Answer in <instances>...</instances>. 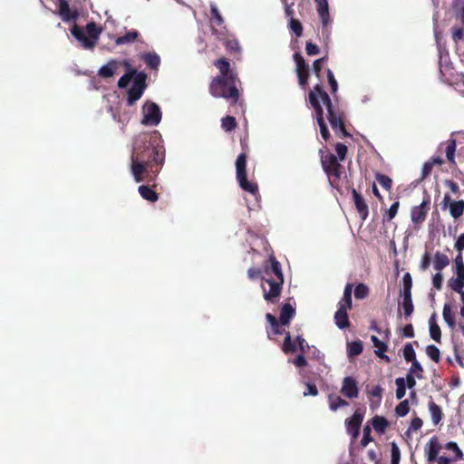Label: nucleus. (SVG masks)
Wrapping results in <instances>:
<instances>
[{
    "label": "nucleus",
    "mask_w": 464,
    "mask_h": 464,
    "mask_svg": "<svg viewBox=\"0 0 464 464\" xmlns=\"http://www.w3.org/2000/svg\"><path fill=\"white\" fill-rule=\"evenodd\" d=\"M158 131L138 134L130 155V173L137 183L147 182L138 188L140 197L151 203L159 199L154 188L165 161V149L158 140Z\"/></svg>",
    "instance_id": "f257e3e1"
},
{
    "label": "nucleus",
    "mask_w": 464,
    "mask_h": 464,
    "mask_svg": "<svg viewBox=\"0 0 464 464\" xmlns=\"http://www.w3.org/2000/svg\"><path fill=\"white\" fill-rule=\"evenodd\" d=\"M308 99L311 106L314 110L316 122L324 121V110L321 101L326 107L327 120L334 130L335 135L340 138H352V134L346 129V114L343 109L334 105L328 93L324 91L321 83L314 85L309 92Z\"/></svg>",
    "instance_id": "f03ea898"
},
{
    "label": "nucleus",
    "mask_w": 464,
    "mask_h": 464,
    "mask_svg": "<svg viewBox=\"0 0 464 464\" xmlns=\"http://www.w3.org/2000/svg\"><path fill=\"white\" fill-rule=\"evenodd\" d=\"M236 80V76H217L213 78L209 84L210 94L215 98H224L230 101L231 106H236L237 104L241 106Z\"/></svg>",
    "instance_id": "7ed1b4c3"
},
{
    "label": "nucleus",
    "mask_w": 464,
    "mask_h": 464,
    "mask_svg": "<svg viewBox=\"0 0 464 464\" xmlns=\"http://www.w3.org/2000/svg\"><path fill=\"white\" fill-rule=\"evenodd\" d=\"M295 315V308L289 303H285L280 309L279 319L272 314H266V319L269 323L270 329L266 328L267 336L270 339L271 334L279 335L283 333L281 326L288 325L291 319Z\"/></svg>",
    "instance_id": "20e7f679"
},
{
    "label": "nucleus",
    "mask_w": 464,
    "mask_h": 464,
    "mask_svg": "<svg viewBox=\"0 0 464 464\" xmlns=\"http://www.w3.org/2000/svg\"><path fill=\"white\" fill-rule=\"evenodd\" d=\"M86 32L89 37L86 36L84 31L77 24H73L71 28V34L82 43L85 49H92L102 33V28L98 27L94 22H90L86 25Z\"/></svg>",
    "instance_id": "39448f33"
},
{
    "label": "nucleus",
    "mask_w": 464,
    "mask_h": 464,
    "mask_svg": "<svg viewBox=\"0 0 464 464\" xmlns=\"http://www.w3.org/2000/svg\"><path fill=\"white\" fill-rule=\"evenodd\" d=\"M236 172H237V180L238 182L239 187L252 194L256 195L258 192V186L256 182L249 181L246 177V153H240L236 160Z\"/></svg>",
    "instance_id": "423d86ee"
},
{
    "label": "nucleus",
    "mask_w": 464,
    "mask_h": 464,
    "mask_svg": "<svg viewBox=\"0 0 464 464\" xmlns=\"http://www.w3.org/2000/svg\"><path fill=\"white\" fill-rule=\"evenodd\" d=\"M321 164L331 183L341 179L343 166L337 157L332 153H325L323 149L319 150Z\"/></svg>",
    "instance_id": "0eeeda50"
},
{
    "label": "nucleus",
    "mask_w": 464,
    "mask_h": 464,
    "mask_svg": "<svg viewBox=\"0 0 464 464\" xmlns=\"http://www.w3.org/2000/svg\"><path fill=\"white\" fill-rule=\"evenodd\" d=\"M262 280L269 285L266 290V286L262 285L264 299L269 304H276L282 293L285 279H277L273 277H265Z\"/></svg>",
    "instance_id": "6e6552de"
},
{
    "label": "nucleus",
    "mask_w": 464,
    "mask_h": 464,
    "mask_svg": "<svg viewBox=\"0 0 464 464\" xmlns=\"http://www.w3.org/2000/svg\"><path fill=\"white\" fill-rule=\"evenodd\" d=\"M143 118L141 123L147 126H157L161 121L160 106L152 102H146L142 107Z\"/></svg>",
    "instance_id": "1a4fd4ad"
},
{
    "label": "nucleus",
    "mask_w": 464,
    "mask_h": 464,
    "mask_svg": "<svg viewBox=\"0 0 464 464\" xmlns=\"http://www.w3.org/2000/svg\"><path fill=\"white\" fill-rule=\"evenodd\" d=\"M293 58L296 65L295 72L298 78V83L302 88H305L310 76L309 65L306 63L300 53H295Z\"/></svg>",
    "instance_id": "9d476101"
},
{
    "label": "nucleus",
    "mask_w": 464,
    "mask_h": 464,
    "mask_svg": "<svg viewBox=\"0 0 464 464\" xmlns=\"http://www.w3.org/2000/svg\"><path fill=\"white\" fill-rule=\"evenodd\" d=\"M430 195L425 194L422 202L419 206L413 207L411 211V218L412 223L419 225L426 219L427 214L430 210Z\"/></svg>",
    "instance_id": "9b49d317"
},
{
    "label": "nucleus",
    "mask_w": 464,
    "mask_h": 464,
    "mask_svg": "<svg viewBox=\"0 0 464 464\" xmlns=\"http://www.w3.org/2000/svg\"><path fill=\"white\" fill-rule=\"evenodd\" d=\"M363 420V414L360 411H355L353 415L345 420L346 430L352 435L353 439H356L360 433V428Z\"/></svg>",
    "instance_id": "f8f14e48"
},
{
    "label": "nucleus",
    "mask_w": 464,
    "mask_h": 464,
    "mask_svg": "<svg viewBox=\"0 0 464 464\" xmlns=\"http://www.w3.org/2000/svg\"><path fill=\"white\" fill-rule=\"evenodd\" d=\"M341 393L348 399L358 397L359 389L357 381L352 377H344L342 383Z\"/></svg>",
    "instance_id": "ddd939ff"
},
{
    "label": "nucleus",
    "mask_w": 464,
    "mask_h": 464,
    "mask_svg": "<svg viewBox=\"0 0 464 464\" xmlns=\"http://www.w3.org/2000/svg\"><path fill=\"white\" fill-rule=\"evenodd\" d=\"M441 449L442 446L440 443L438 437H431L425 446V454L427 460L430 462L435 461Z\"/></svg>",
    "instance_id": "4468645a"
},
{
    "label": "nucleus",
    "mask_w": 464,
    "mask_h": 464,
    "mask_svg": "<svg viewBox=\"0 0 464 464\" xmlns=\"http://www.w3.org/2000/svg\"><path fill=\"white\" fill-rule=\"evenodd\" d=\"M352 307H345L344 305L338 304V309L334 314V323L340 329H346L350 326V321L347 311Z\"/></svg>",
    "instance_id": "2eb2a0df"
},
{
    "label": "nucleus",
    "mask_w": 464,
    "mask_h": 464,
    "mask_svg": "<svg viewBox=\"0 0 464 464\" xmlns=\"http://www.w3.org/2000/svg\"><path fill=\"white\" fill-rule=\"evenodd\" d=\"M60 17L63 22L74 21L78 18L79 14L77 11H72L70 8L69 3L66 0L59 1V12Z\"/></svg>",
    "instance_id": "dca6fc26"
},
{
    "label": "nucleus",
    "mask_w": 464,
    "mask_h": 464,
    "mask_svg": "<svg viewBox=\"0 0 464 464\" xmlns=\"http://www.w3.org/2000/svg\"><path fill=\"white\" fill-rule=\"evenodd\" d=\"M353 198L356 210L358 211L361 218L364 221L369 214L368 205L366 204L363 197L355 189H353Z\"/></svg>",
    "instance_id": "f3484780"
},
{
    "label": "nucleus",
    "mask_w": 464,
    "mask_h": 464,
    "mask_svg": "<svg viewBox=\"0 0 464 464\" xmlns=\"http://www.w3.org/2000/svg\"><path fill=\"white\" fill-rule=\"evenodd\" d=\"M456 277H451L449 280V286L454 292H461L464 288V267L454 268Z\"/></svg>",
    "instance_id": "a211bd4d"
},
{
    "label": "nucleus",
    "mask_w": 464,
    "mask_h": 464,
    "mask_svg": "<svg viewBox=\"0 0 464 464\" xmlns=\"http://www.w3.org/2000/svg\"><path fill=\"white\" fill-rule=\"evenodd\" d=\"M317 12L323 24V32H327V25L330 20L327 0H316Z\"/></svg>",
    "instance_id": "6ab92c4d"
},
{
    "label": "nucleus",
    "mask_w": 464,
    "mask_h": 464,
    "mask_svg": "<svg viewBox=\"0 0 464 464\" xmlns=\"http://www.w3.org/2000/svg\"><path fill=\"white\" fill-rule=\"evenodd\" d=\"M269 261H270L271 266H270V268H267V267L265 268L266 275L267 276L271 277L270 275L274 274L275 278H277L280 280L285 279L283 272H282L281 265L276 260V258L274 256H270Z\"/></svg>",
    "instance_id": "aec40b11"
},
{
    "label": "nucleus",
    "mask_w": 464,
    "mask_h": 464,
    "mask_svg": "<svg viewBox=\"0 0 464 464\" xmlns=\"http://www.w3.org/2000/svg\"><path fill=\"white\" fill-rule=\"evenodd\" d=\"M140 34L137 30H131L127 32L125 34L119 36L115 40L117 45H122L127 44H132L140 41Z\"/></svg>",
    "instance_id": "412c9836"
},
{
    "label": "nucleus",
    "mask_w": 464,
    "mask_h": 464,
    "mask_svg": "<svg viewBox=\"0 0 464 464\" xmlns=\"http://www.w3.org/2000/svg\"><path fill=\"white\" fill-rule=\"evenodd\" d=\"M141 60L146 63L147 67L151 70H158L160 58L155 53H145L140 55Z\"/></svg>",
    "instance_id": "4be33fe9"
},
{
    "label": "nucleus",
    "mask_w": 464,
    "mask_h": 464,
    "mask_svg": "<svg viewBox=\"0 0 464 464\" xmlns=\"http://www.w3.org/2000/svg\"><path fill=\"white\" fill-rule=\"evenodd\" d=\"M117 68H118L117 61L111 60L110 62H108L107 64L102 66L99 69L98 74H99V76H101L102 78H104V79L111 78L116 72Z\"/></svg>",
    "instance_id": "5701e85b"
},
{
    "label": "nucleus",
    "mask_w": 464,
    "mask_h": 464,
    "mask_svg": "<svg viewBox=\"0 0 464 464\" xmlns=\"http://www.w3.org/2000/svg\"><path fill=\"white\" fill-rule=\"evenodd\" d=\"M371 339L373 343V346L377 349L375 351L376 355L382 359H384L387 362H389L390 358L384 354V353L388 350L387 344L384 342L381 341L375 335H372Z\"/></svg>",
    "instance_id": "b1692460"
},
{
    "label": "nucleus",
    "mask_w": 464,
    "mask_h": 464,
    "mask_svg": "<svg viewBox=\"0 0 464 464\" xmlns=\"http://www.w3.org/2000/svg\"><path fill=\"white\" fill-rule=\"evenodd\" d=\"M450 265V259L447 255L437 251L434 255L433 266L434 269L441 272L446 266Z\"/></svg>",
    "instance_id": "393cba45"
},
{
    "label": "nucleus",
    "mask_w": 464,
    "mask_h": 464,
    "mask_svg": "<svg viewBox=\"0 0 464 464\" xmlns=\"http://www.w3.org/2000/svg\"><path fill=\"white\" fill-rule=\"evenodd\" d=\"M214 65L219 70L220 75L224 77L236 76L230 72V63L227 58H220L215 61Z\"/></svg>",
    "instance_id": "a878e982"
},
{
    "label": "nucleus",
    "mask_w": 464,
    "mask_h": 464,
    "mask_svg": "<svg viewBox=\"0 0 464 464\" xmlns=\"http://www.w3.org/2000/svg\"><path fill=\"white\" fill-rule=\"evenodd\" d=\"M363 351V344L361 340L347 343V356L352 359L360 355Z\"/></svg>",
    "instance_id": "bb28decb"
},
{
    "label": "nucleus",
    "mask_w": 464,
    "mask_h": 464,
    "mask_svg": "<svg viewBox=\"0 0 464 464\" xmlns=\"http://www.w3.org/2000/svg\"><path fill=\"white\" fill-rule=\"evenodd\" d=\"M402 295V308L405 316L409 317L414 311V305L412 303L411 293H401Z\"/></svg>",
    "instance_id": "cd10ccee"
},
{
    "label": "nucleus",
    "mask_w": 464,
    "mask_h": 464,
    "mask_svg": "<svg viewBox=\"0 0 464 464\" xmlns=\"http://www.w3.org/2000/svg\"><path fill=\"white\" fill-rule=\"evenodd\" d=\"M449 209H450V214L453 218H455V219L459 218L464 213V200L460 199V200L452 201Z\"/></svg>",
    "instance_id": "c85d7f7f"
},
{
    "label": "nucleus",
    "mask_w": 464,
    "mask_h": 464,
    "mask_svg": "<svg viewBox=\"0 0 464 464\" xmlns=\"http://www.w3.org/2000/svg\"><path fill=\"white\" fill-rule=\"evenodd\" d=\"M445 145H446L445 152H446V157H447L448 161L451 164H456V161H455V152H456V147H457L456 140L449 139L445 142Z\"/></svg>",
    "instance_id": "c756f323"
},
{
    "label": "nucleus",
    "mask_w": 464,
    "mask_h": 464,
    "mask_svg": "<svg viewBox=\"0 0 464 464\" xmlns=\"http://www.w3.org/2000/svg\"><path fill=\"white\" fill-rule=\"evenodd\" d=\"M353 285L351 283H347L344 290H343V298L339 301L338 304L344 305L345 307H352L353 305Z\"/></svg>",
    "instance_id": "7c9ffc66"
},
{
    "label": "nucleus",
    "mask_w": 464,
    "mask_h": 464,
    "mask_svg": "<svg viewBox=\"0 0 464 464\" xmlns=\"http://www.w3.org/2000/svg\"><path fill=\"white\" fill-rule=\"evenodd\" d=\"M372 425L377 432L384 433L389 422L384 417L376 415L372 419Z\"/></svg>",
    "instance_id": "2f4dec72"
},
{
    "label": "nucleus",
    "mask_w": 464,
    "mask_h": 464,
    "mask_svg": "<svg viewBox=\"0 0 464 464\" xmlns=\"http://www.w3.org/2000/svg\"><path fill=\"white\" fill-rule=\"evenodd\" d=\"M296 350H297L296 343L295 342H293L290 333L287 332L285 334V339L283 342L282 351L285 354H288V353H293L296 352Z\"/></svg>",
    "instance_id": "473e14b6"
},
{
    "label": "nucleus",
    "mask_w": 464,
    "mask_h": 464,
    "mask_svg": "<svg viewBox=\"0 0 464 464\" xmlns=\"http://www.w3.org/2000/svg\"><path fill=\"white\" fill-rule=\"evenodd\" d=\"M329 407L332 411H335L340 407L347 406L348 402L335 394L328 395Z\"/></svg>",
    "instance_id": "72a5a7b5"
},
{
    "label": "nucleus",
    "mask_w": 464,
    "mask_h": 464,
    "mask_svg": "<svg viewBox=\"0 0 464 464\" xmlns=\"http://www.w3.org/2000/svg\"><path fill=\"white\" fill-rule=\"evenodd\" d=\"M429 410L431 415L432 422L434 424H438L442 419V411L439 405H437L434 401H430Z\"/></svg>",
    "instance_id": "f704fd0d"
},
{
    "label": "nucleus",
    "mask_w": 464,
    "mask_h": 464,
    "mask_svg": "<svg viewBox=\"0 0 464 464\" xmlns=\"http://www.w3.org/2000/svg\"><path fill=\"white\" fill-rule=\"evenodd\" d=\"M145 90L130 87L128 91L127 103L129 106L133 105L138 100L140 99Z\"/></svg>",
    "instance_id": "c9c22d12"
},
{
    "label": "nucleus",
    "mask_w": 464,
    "mask_h": 464,
    "mask_svg": "<svg viewBox=\"0 0 464 464\" xmlns=\"http://www.w3.org/2000/svg\"><path fill=\"white\" fill-rule=\"evenodd\" d=\"M442 315H443V319L446 322V324H448V326L451 329H454L456 324H455L453 313L451 311V307L449 304H444Z\"/></svg>",
    "instance_id": "e433bc0d"
},
{
    "label": "nucleus",
    "mask_w": 464,
    "mask_h": 464,
    "mask_svg": "<svg viewBox=\"0 0 464 464\" xmlns=\"http://www.w3.org/2000/svg\"><path fill=\"white\" fill-rule=\"evenodd\" d=\"M400 202L397 200L392 204L390 208L382 215V222L392 221L398 213Z\"/></svg>",
    "instance_id": "4c0bfd02"
},
{
    "label": "nucleus",
    "mask_w": 464,
    "mask_h": 464,
    "mask_svg": "<svg viewBox=\"0 0 464 464\" xmlns=\"http://www.w3.org/2000/svg\"><path fill=\"white\" fill-rule=\"evenodd\" d=\"M132 79H133V83H132L131 87L140 88L142 90L146 89L147 74L145 72H138L136 71V74H134Z\"/></svg>",
    "instance_id": "58836bf2"
},
{
    "label": "nucleus",
    "mask_w": 464,
    "mask_h": 464,
    "mask_svg": "<svg viewBox=\"0 0 464 464\" xmlns=\"http://www.w3.org/2000/svg\"><path fill=\"white\" fill-rule=\"evenodd\" d=\"M370 289L369 287L363 284L359 283L354 288V297L358 300L365 299L369 296Z\"/></svg>",
    "instance_id": "ea45409f"
},
{
    "label": "nucleus",
    "mask_w": 464,
    "mask_h": 464,
    "mask_svg": "<svg viewBox=\"0 0 464 464\" xmlns=\"http://www.w3.org/2000/svg\"><path fill=\"white\" fill-rule=\"evenodd\" d=\"M237 126V121L233 116H226L221 119V127L225 131H232Z\"/></svg>",
    "instance_id": "a19ab883"
},
{
    "label": "nucleus",
    "mask_w": 464,
    "mask_h": 464,
    "mask_svg": "<svg viewBox=\"0 0 464 464\" xmlns=\"http://www.w3.org/2000/svg\"><path fill=\"white\" fill-rule=\"evenodd\" d=\"M134 74H136V69H131L125 74H123L120 80L118 81V86L121 89L126 88L130 81L132 80Z\"/></svg>",
    "instance_id": "79ce46f5"
},
{
    "label": "nucleus",
    "mask_w": 464,
    "mask_h": 464,
    "mask_svg": "<svg viewBox=\"0 0 464 464\" xmlns=\"http://www.w3.org/2000/svg\"><path fill=\"white\" fill-rule=\"evenodd\" d=\"M395 384L397 386L396 389V398L398 400H401L406 394V383L405 380L402 377H399L395 380Z\"/></svg>",
    "instance_id": "37998d69"
},
{
    "label": "nucleus",
    "mask_w": 464,
    "mask_h": 464,
    "mask_svg": "<svg viewBox=\"0 0 464 464\" xmlns=\"http://www.w3.org/2000/svg\"><path fill=\"white\" fill-rule=\"evenodd\" d=\"M375 179L378 183L386 190H390L392 186V180L387 175L382 173H376Z\"/></svg>",
    "instance_id": "c03bdc74"
},
{
    "label": "nucleus",
    "mask_w": 464,
    "mask_h": 464,
    "mask_svg": "<svg viewBox=\"0 0 464 464\" xmlns=\"http://www.w3.org/2000/svg\"><path fill=\"white\" fill-rule=\"evenodd\" d=\"M426 354L435 362H439L440 360V352L434 344H429L426 347Z\"/></svg>",
    "instance_id": "a18cd8bd"
},
{
    "label": "nucleus",
    "mask_w": 464,
    "mask_h": 464,
    "mask_svg": "<svg viewBox=\"0 0 464 464\" xmlns=\"http://www.w3.org/2000/svg\"><path fill=\"white\" fill-rule=\"evenodd\" d=\"M403 357L406 362H413L416 360V353L411 343H407L403 347Z\"/></svg>",
    "instance_id": "49530a36"
},
{
    "label": "nucleus",
    "mask_w": 464,
    "mask_h": 464,
    "mask_svg": "<svg viewBox=\"0 0 464 464\" xmlns=\"http://www.w3.org/2000/svg\"><path fill=\"white\" fill-rule=\"evenodd\" d=\"M289 28L296 37L303 34V25L298 19L292 17L289 22Z\"/></svg>",
    "instance_id": "de8ad7c7"
},
{
    "label": "nucleus",
    "mask_w": 464,
    "mask_h": 464,
    "mask_svg": "<svg viewBox=\"0 0 464 464\" xmlns=\"http://www.w3.org/2000/svg\"><path fill=\"white\" fill-rule=\"evenodd\" d=\"M410 411V404L409 400H404L401 401L396 407H395V413L399 417H404L406 416Z\"/></svg>",
    "instance_id": "09e8293b"
},
{
    "label": "nucleus",
    "mask_w": 464,
    "mask_h": 464,
    "mask_svg": "<svg viewBox=\"0 0 464 464\" xmlns=\"http://www.w3.org/2000/svg\"><path fill=\"white\" fill-rule=\"evenodd\" d=\"M423 372L424 371L421 364L417 360L411 362V366L410 368L409 373L413 374L414 376L420 380L423 379Z\"/></svg>",
    "instance_id": "8fccbe9b"
},
{
    "label": "nucleus",
    "mask_w": 464,
    "mask_h": 464,
    "mask_svg": "<svg viewBox=\"0 0 464 464\" xmlns=\"http://www.w3.org/2000/svg\"><path fill=\"white\" fill-rule=\"evenodd\" d=\"M348 148L344 143L337 142L335 144L336 157L340 161H343L346 158Z\"/></svg>",
    "instance_id": "3c124183"
},
{
    "label": "nucleus",
    "mask_w": 464,
    "mask_h": 464,
    "mask_svg": "<svg viewBox=\"0 0 464 464\" xmlns=\"http://www.w3.org/2000/svg\"><path fill=\"white\" fill-rule=\"evenodd\" d=\"M210 13L214 24L218 26L222 25L224 23V19L216 5H211Z\"/></svg>",
    "instance_id": "603ef678"
},
{
    "label": "nucleus",
    "mask_w": 464,
    "mask_h": 464,
    "mask_svg": "<svg viewBox=\"0 0 464 464\" xmlns=\"http://www.w3.org/2000/svg\"><path fill=\"white\" fill-rule=\"evenodd\" d=\"M430 335L432 340L437 343L441 342V331L438 324H433L430 327Z\"/></svg>",
    "instance_id": "864d4df0"
},
{
    "label": "nucleus",
    "mask_w": 464,
    "mask_h": 464,
    "mask_svg": "<svg viewBox=\"0 0 464 464\" xmlns=\"http://www.w3.org/2000/svg\"><path fill=\"white\" fill-rule=\"evenodd\" d=\"M403 287L401 293H411L412 278L410 273L404 274L402 277Z\"/></svg>",
    "instance_id": "5fc2aeb1"
},
{
    "label": "nucleus",
    "mask_w": 464,
    "mask_h": 464,
    "mask_svg": "<svg viewBox=\"0 0 464 464\" xmlns=\"http://www.w3.org/2000/svg\"><path fill=\"white\" fill-rule=\"evenodd\" d=\"M327 80L331 88V92L335 94L338 90V82L334 78V72L331 69H327Z\"/></svg>",
    "instance_id": "6e6d98bb"
},
{
    "label": "nucleus",
    "mask_w": 464,
    "mask_h": 464,
    "mask_svg": "<svg viewBox=\"0 0 464 464\" xmlns=\"http://www.w3.org/2000/svg\"><path fill=\"white\" fill-rule=\"evenodd\" d=\"M445 448L449 450H452L456 454L455 460L462 459H463V453L459 448L458 444L454 441H450L446 444Z\"/></svg>",
    "instance_id": "4d7b16f0"
},
{
    "label": "nucleus",
    "mask_w": 464,
    "mask_h": 464,
    "mask_svg": "<svg viewBox=\"0 0 464 464\" xmlns=\"http://www.w3.org/2000/svg\"><path fill=\"white\" fill-rule=\"evenodd\" d=\"M295 343H296L297 349L300 351V353H306V350L309 346H308L307 342L302 335L296 336Z\"/></svg>",
    "instance_id": "13d9d810"
},
{
    "label": "nucleus",
    "mask_w": 464,
    "mask_h": 464,
    "mask_svg": "<svg viewBox=\"0 0 464 464\" xmlns=\"http://www.w3.org/2000/svg\"><path fill=\"white\" fill-rule=\"evenodd\" d=\"M401 452L396 443L392 444V464H399Z\"/></svg>",
    "instance_id": "bf43d9fd"
},
{
    "label": "nucleus",
    "mask_w": 464,
    "mask_h": 464,
    "mask_svg": "<svg viewBox=\"0 0 464 464\" xmlns=\"http://www.w3.org/2000/svg\"><path fill=\"white\" fill-rule=\"evenodd\" d=\"M319 128H320V134L322 136V138L324 140H328L331 137V134H330V131L328 130V127L325 123V121H319L317 122Z\"/></svg>",
    "instance_id": "052dcab7"
},
{
    "label": "nucleus",
    "mask_w": 464,
    "mask_h": 464,
    "mask_svg": "<svg viewBox=\"0 0 464 464\" xmlns=\"http://www.w3.org/2000/svg\"><path fill=\"white\" fill-rule=\"evenodd\" d=\"M292 363L297 367V368H302V367H305L307 365V361L306 359L304 358V353H300V354H298L293 361H292Z\"/></svg>",
    "instance_id": "680f3d73"
},
{
    "label": "nucleus",
    "mask_w": 464,
    "mask_h": 464,
    "mask_svg": "<svg viewBox=\"0 0 464 464\" xmlns=\"http://www.w3.org/2000/svg\"><path fill=\"white\" fill-rule=\"evenodd\" d=\"M305 52L307 55H316L320 53L319 47L312 42H306Z\"/></svg>",
    "instance_id": "e2e57ef3"
},
{
    "label": "nucleus",
    "mask_w": 464,
    "mask_h": 464,
    "mask_svg": "<svg viewBox=\"0 0 464 464\" xmlns=\"http://www.w3.org/2000/svg\"><path fill=\"white\" fill-rule=\"evenodd\" d=\"M442 282H443V276L440 272L438 271L433 276H432V285L437 290H440L442 287Z\"/></svg>",
    "instance_id": "0e129e2a"
},
{
    "label": "nucleus",
    "mask_w": 464,
    "mask_h": 464,
    "mask_svg": "<svg viewBox=\"0 0 464 464\" xmlns=\"http://www.w3.org/2000/svg\"><path fill=\"white\" fill-rule=\"evenodd\" d=\"M371 428L369 426H365L363 428V435H362V439L361 440V444L365 447L369 442L372 441V437H371Z\"/></svg>",
    "instance_id": "69168bd1"
},
{
    "label": "nucleus",
    "mask_w": 464,
    "mask_h": 464,
    "mask_svg": "<svg viewBox=\"0 0 464 464\" xmlns=\"http://www.w3.org/2000/svg\"><path fill=\"white\" fill-rule=\"evenodd\" d=\"M383 389L380 385H376L372 387L370 391H368V394L372 397H375L379 400H382Z\"/></svg>",
    "instance_id": "338daca9"
},
{
    "label": "nucleus",
    "mask_w": 464,
    "mask_h": 464,
    "mask_svg": "<svg viewBox=\"0 0 464 464\" xmlns=\"http://www.w3.org/2000/svg\"><path fill=\"white\" fill-rule=\"evenodd\" d=\"M305 385H306V391L304 392V397L309 396V395L316 396L318 394V389L315 384L311 383V382H306Z\"/></svg>",
    "instance_id": "774afa93"
}]
</instances>
